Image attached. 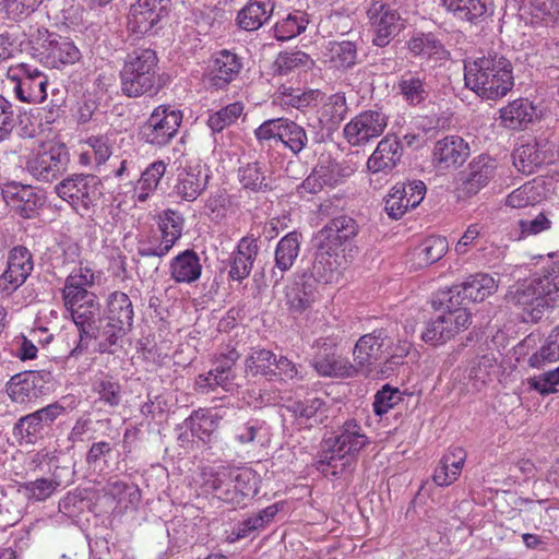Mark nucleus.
<instances>
[{"label":"nucleus","mask_w":559,"mask_h":559,"mask_svg":"<svg viewBox=\"0 0 559 559\" xmlns=\"http://www.w3.org/2000/svg\"><path fill=\"white\" fill-rule=\"evenodd\" d=\"M465 86L479 97L497 100L514 86L511 61L495 49L481 50L464 61Z\"/></svg>","instance_id":"1"},{"label":"nucleus","mask_w":559,"mask_h":559,"mask_svg":"<svg viewBox=\"0 0 559 559\" xmlns=\"http://www.w3.org/2000/svg\"><path fill=\"white\" fill-rule=\"evenodd\" d=\"M357 234L356 221L346 215L334 217L317 233V251L309 277L312 283L328 284L337 278L343 262V246Z\"/></svg>","instance_id":"2"},{"label":"nucleus","mask_w":559,"mask_h":559,"mask_svg":"<svg viewBox=\"0 0 559 559\" xmlns=\"http://www.w3.org/2000/svg\"><path fill=\"white\" fill-rule=\"evenodd\" d=\"M559 298V261L544 267L530 280L510 288L509 305L519 310L523 322H538Z\"/></svg>","instance_id":"3"},{"label":"nucleus","mask_w":559,"mask_h":559,"mask_svg":"<svg viewBox=\"0 0 559 559\" xmlns=\"http://www.w3.org/2000/svg\"><path fill=\"white\" fill-rule=\"evenodd\" d=\"M368 443L361 426L355 420H346L338 433L325 440L326 451L317 462L322 473L338 477L353 471L355 455Z\"/></svg>","instance_id":"4"},{"label":"nucleus","mask_w":559,"mask_h":559,"mask_svg":"<svg viewBox=\"0 0 559 559\" xmlns=\"http://www.w3.org/2000/svg\"><path fill=\"white\" fill-rule=\"evenodd\" d=\"M159 67L155 50L136 48L128 53L120 72L121 91L128 97L155 95L159 91Z\"/></svg>","instance_id":"5"},{"label":"nucleus","mask_w":559,"mask_h":559,"mask_svg":"<svg viewBox=\"0 0 559 559\" xmlns=\"http://www.w3.org/2000/svg\"><path fill=\"white\" fill-rule=\"evenodd\" d=\"M24 35L31 53L46 67L61 69L81 59V51L72 39L44 26L31 25Z\"/></svg>","instance_id":"6"},{"label":"nucleus","mask_w":559,"mask_h":559,"mask_svg":"<svg viewBox=\"0 0 559 559\" xmlns=\"http://www.w3.org/2000/svg\"><path fill=\"white\" fill-rule=\"evenodd\" d=\"M78 329V338L69 350L68 358H78L85 354L93 340L102 338V312L95 294H85L73 299L63 298Z\"/></svg>","instance_id":"7"},{"label":"nucleus","mask_w":559,"mask_h":559,"mask_svg":"<svg viewBox=\"0 0 559 559\" xmlns=\"http://www.w3.org/2000/svg\"><path fill=\"white\" fill-rule=\"evenodd\" d=\"M205 485L216 498L235 507L245 504L246 499L258 492L257 474L246 467L219 466L209 475Z\"/></svg>","instance_id":"8"},{"label":"nucleus","mask_w":559,"mask_h":559,"mask_svg":"<svg viewBox=\"0 0 559 559\" xmlns=\"http://www.w3.org/2000/svg\"><path fill=\"white\" fill-rule=\"evenodd\" d=\"M393 337L386 328L373 330L371 333L362 335L354 348V361L357 365L358 372L368 374L372 367L381 360H392L403 358L408 352V345L392 350Z\"/></svg>","instance_id":"9"},{"label":"nucleus","mask_w":559,"mask_h":559,"mask_svg":"<svg viewBox=\"0 0 559 559\" xmlns=\"http://www.w3.org/2000/svg\"><path fill=\"white\" fill-rule=\"evenodd\" d=\"M55 192L81 217H90L103 195L102 181L92 174H74L58 182Z\"/></svg>","instance_id":"10"},{"label":"nucleus","mask_w":559,"mask_h":559,"mask_svg":"<svg viewBox=\"0 0 559 559\" xmlns=\"http://www.w3.org/2000/svg\"><path fill=\"white\" fill-rule=\"evenodd\" d=\"M133 305L130 297L122 292H114L108 296L106 324L102 326L100 353H111V346L130 331L133 324Z\"/></svg>","instance_id":"11"},{"label":"nucleus","mask_w":559,"mask_h":559,"mask_svg":"<svg viewBox=\"0 0 559 559\" xmlns=\"http://www.w3.org/2000/svg\"><path fill=\"white\" fill-rule=\"evenodd\" d=\"M181 110L171 105H159L139 129L140 141L153 147H164L177 135L182 123Z\"/></svg>","instance_id":"12"},{"label":"nucleus","mask_w":559,"mask_h":559,"mask_svg":"<svg viewBox=\"0 0 559 559\" xmlns=\"http://www.w3.org/2000/svg\"><path fill=\"white\" fill-rule=\"evenodd\" d=\"M253 133L261 145L280 142L295 156L306 148L309 142L306 129L284 117L265 120Z\"/></svg>","instance_id":"13"},{"label":"nucleus","mask_w":559,"mask_h":559,"mask_svg":"<svg viewBox=\"0 0 559 559\" xmlns=\"http://www.w3.org/2000/svg\"><path fill=\"white\" fill-rule=\"evenodd\" d=\"M66 412L67 408L62 404L55 402L22 416L13 426V437L21 445L36 444L50 436L52 425Z\"/></svg>","instance_id":"14"},{"label":"nucleus","mask_w":559,"mask_h":559,"mask_svg":"<svg viewBox=\"0 0 559 559\" xmlns=\"http://www.w3.org/2000/svg\"><path fill=\"white\" fill-rule=\"evenodd\" d=\"M69 162L64 144L45 143L28 158L26 169L35 179L52 182L67 170Z\"/></svg>","instance_id":"15"},{"label":"nucleus","mask_w":559,"mask_h":559,"mask_svg":"<svg viewBox=\"0 0 559 559\" xmlns=\"http://www.w3.org/2000/svg\"><path fill=\"white\" fill-rule=\"evenodd\" d=\"M8 80L13 84L14 96L22 103L40 104L48 96V78L36 67L19 63L9 69Z\"/></svg>","instance_id":"16"},{"label":"nucleus","mask_w":559,"mask_h":559,"mask_svg":"<svg viewBox=\"0 0 559 559\" xmlns=\"http://www.w3.org/2000/svg\"><path fill=\"white\" fill-rule=\"evenodd\" d=\"M52 381L53 376L49 370H28L11 377L5 391L12 402L26 404L46 394Z\"/></svg>","instance_id":"17"},{"label":"nucleus","mask_w":559,"mask_h":559,"mask_svg":"<svg viewBox=\"0 0 559 559\" xmlns=\"http://www.w3.org/2000/svg\"><path fill=\"white\" fill-rule=\"evenodd\" d=\"M367 17L373 33L372 44L377 47L388 46L403 27L397 10L384 0H371Z\"/></svg>","instance_id":"18"},{"label":"nucleus","mask_w":559,"mask_h":559,"mask_svg":"<svg viewBox=\"0 0 559 559\" xmlns=\"http://www.w3.org/2000/svg\"><path fill=\"white\" fill-rule=\"evenodd\" d=\"M388 126V117L380 110L369 109L355 116L344 127V136L353 146H361L379 138Z\"/></svg>","instance_id":"19"},{"label":"nucleus","mask_w":559,"mask_h":559,"mask_svg":"<svg viewBox=\"0 0 559 559\" xmlns=\"http://www.w3.org/2000/svg\"><path fill=\"white\" fill-rule=\"evenodd\" d=\"M169 4L170 0H138L130 7L128 29L140 36L154 33L167 15Z\"/></svg>","instance_id":"20"},{"label":"nucleus","mask_w":559,"mask_h":559,"mask_svg":"<svg viewBox=\"0 0 559 559\" xmlns=\"http://www.w3.org/2000/svg\"><path fill=\"white\" fill-rule=\"evenodd\" d=\"M319 352L312 359L314 370L321 377H342L349 378L358 373L356 366L352 365L346 358L336 355V343L329 338H319L316 341Z\"/></svg>","instance_id":"21"},{"label":"nucleus","mask_w":559,"mask_h":559,"mask_svg":"<svg viewBox=\"0 0 559 559\" xmlns=\"http://www.w3.org/2000/svg\"><path fill=\"white\" fill-rule=\"evenodd\" d=\"M242 68V58L236 52L228 49L216 51L207 64L209 83L216 90H224L239 76Z\"/></svg>","instance_id":"22"},{"label":"nucleus","mask_w":559,"mask_h":559,"mask_svg":"<svg viewBox=\"0 0 559 559\" xmlns=\"http://www.w3.org/2000/svg\"><path fill=\"white\" fill-rule=\"evenodd\" d=\"M33 260L25 247H14L8 257L5 271L0 275V292L7 296L24 284L33 271Z\"/></svg>","instance_id":"23"},{"label":"nucleus","mask_w":559,"mask_h":559,"mask_svg":"<svg viewBox=\"0 0 559 559\" xmlns=\"http://www.w3.org/2000/svg\"><path fill=\"white\" fill-rule=\"evenodd\" d=\"M496 162L487 155L472 159L465 171L460 173L459 191L463 197H473L486 187L496 174Z\"/></svg>","instance_id":"24"},{"label":"nucleus","mask_w":559,"mask_h":559,"mask_svg":"<svg viewBox=\"0 0 559 559\" xmlns=\"http://www.w3.org/2000/svg\"><path fill=\"white\" fill-rule=\"evenodd\" d=\"M5 204L16 214L31 218L44 204L43 195L32 186L10 182L2 189Z\"/></svg>","instance_id":"25"},{"label":"nucleus","mask_w":559,"mask_h":559,"mask_svg":"<svg viewBox=\"0 0 559 559\" xmlns=\"http://www.w3.org/2000/svg\"><path fill=\"white\" fill-rule=\"evenodd\" d=\"M210 178V170L204 166H187L178 171L173 193L182 201L193 202L206 190Z\"/></svg>","instance_id":"26"},{"label":"nucleus","mask_w":559,"mask_h":559,"mask_svg":"<svg viewBox=\"0 0 559 559\" xmlns=\"http://www.w3.org/2000/svg\"><path fill=\"white\" fill-rule=\"evenodd\" d=\"M286 409L294 417L295 424L306 429L322 425L330 414L326 401L317 396L292 401Z\"/></svg>","instance_id":"27"},{"label":"nucleus","mask_w":559,"mask_h":559,"mask_svg":"<svg viewBox=\"0 0 559 559\" xmlns=\"http://www.w3.org/2000/svg\"><path fill=\"white\" fill-rule=\"evenodd\" d=\"M471 154L468 143L459 135H449L436 142L432 160L443 170L457 168Z\"/></svg>","instance_id":"28"},{"label":"nucleus","mask_w":559,"mask_h":559,"mask_svg":"<svg viewBox=\"0 0 559 559\" xmlns=\"http://www.w3.org/2000/svg\"><path fill=\"white\" fill-rule=\"evenodd\" d=\"M301 246V234L290 231L285 235L276 245L274 251V266L271 270L270 278L275 285H278L296 262Z\"/></svg>","instance_id":"29"},{"label":"nucleus","mask_w":559,"mask_h":559,"mask_svg":"<svg viewBox=\"0 0 559 559\" xmlns=\"http://www.w3.org/2000/svg\"><path fill=\"white\" fill-rule=\"evenodd\" d=\"M403 150L394 134H386L367 160V168L373 174H390L400 163Z\"/></svg>","instance_id":"30"},{"label":"nucleus","mask_w":559,"mask_h":559,"mask_svg":"<svg viewBox=\"0 0 559 559\" xmlns=\"http://www.w3.org/2000/svg\"><path fill=\"white\" fill-rule=\"evenodd\" d=\"M448 13L456 20L478 24L493 13L492 0H441Z\"/></svg>","instance_id":"31"},{"label":"nucleus","mask_w":559,"mask_h":559,"mask_svg":"<svg viewBox=\"0 0 559 559\" xmlns=\"http://www.w3.org/2000/svg\"><path fill=\"white\" fill-rule=\"evenodd\" d=\"M274 8L273 0H249L238 11L236 24L247 32L258 31L271 19Z\"/></svg>","instance_id":"32"},{"label":"nucleus","mask_w":559,"mask_h":559,"mask_svg":"<svg viewBox=\"0 0 559 559\" xmlns=\"http://www.w3.org/2000/svg\"><path fill=\"white\" fill-rule=\"evenodd\" d=\"M324 56L330 68L348 71L359 61L358 43L354 40H330L325 46Z\"/></svg>","instance_id":"33"},{"label":"nucleus","mask_w":559,"mask_h":559,"mask_svg":"<svg viewBox=\"0 0 559 559\" xmlns=\"http://www.w3.org/2000/svg\"><path fill=\"white\" fill-rule=\"evenodd\" d=\"M202 273V265L198 253L191 249L177 254L170 260V278L178 284H192Z\"/></svg>","instance_id":"34"},{"label":"nucleus","mask_w":559,"mask_h":559,"mask_svg":"<svg viewBox=\"0 0 559 559\" xmlns=\"http://www.w3.org/2000/svg\"><path fill=\"white\" fill-rule=\"evenodd\" d=\"M397 88L403 99L412 106L425 102L430 93L427 74L421 70L402 73L397 81Z\"/></svg>","instance_id":"35"},{"label":"nucleus","mask_w":559,"mask_h":559,"mask_svg":"<svg viewBox=\"0 0 559 559\" xmlns=\"http://www.w3.org/2000/svg\"><path fill=\"white\" fill-rule=\"evenodd\" d=\"M466 460V452L461 447H452L441 457L432 479L437 486H450L460 476Z\"/></svg>","instance_id":"36"},{"label":"nucleus","mask_w":559,"mask_h":559,"mask_svg":"<svg viewBox=\"0 0 559 559\" xmlns=\"http://www.w3.org/2000/svg\"><path fill=\"white\" fill-rule=\"evenodd\" d=\"M497 288L498 283L491 275L486 273H476L468 276L463 283L453 285L452 292L454 297L463 294V298L479 302L492 295Z\"/></svg>","instance_id":"37"},{"label":"nucleus","mask_w":559,"mask_h":559,"mask_svg":"<svg viewBox=\"0 0 559 559\" xmlns=\"http://www.w3.org/2000/svg\"><path fill=\"white\" fill-rule=\"evenodd\" d=\"M258 242L254 238L243 237L238 242L236 251L231 255L229 277L234 281H242L248 277L258 254Z\"/></svg>","instance_id":"38"},{"label":"nucleus","mask_w":559,"mask_h":559,"mask_svg":"<svg viewBox=\"0 0 559 559\" xmlns=\"http://www.w3.org/2000/svg\"><path fill=\"white\" fill-rule=\"evenodd\" d=\"M536 116L532 102L519 98L500 109V120L504 128L511 130L525 129Z\"/></svg>","instance_id":"39"},{"label":"nucleus","mask_w":559,"mask_h":559,"mask_svg":"<svg viewBox=\"0 0 559 559\" xmlns=\"http://www.w3.org/2000/svg\"><path fill=\"white\" fill-rule=\"evenodd\" d=\"M241 187L252 192L271 189V178L265 162L254 160L242 164L237 171Z\"/></svg>","instance_id":"40"},{"label":"nucleus","mask_w":559,"mask_h":559,"mask_svg":"<svg viewBox=\"0 0 559 559\" xmlns=\"http://www.w3.org/2000/svg\"><path fill=\"white\" fill-rule=\"evenodd\" d=\"M280 511L278 504H271L257 514L250 515L241 522H238L231 530L229 539L231 542L252 536L254 533L265 528Z\"/></svg>","instance_id":"41"},{"label":"nucleus","mask_w":559,"mask_h":559,"mask_svg":"<svg viewBox=\"0 0 559 559\" xmlns=\"http://www.w3.org/2000/svg\"><path fill=\"white\" fill-rule=\"evenodd\" d=\"M166 168L167 165L164 160H155L142 171L134 187V202L143 203L154 193L166 173Z\"/></svg>","instance_id":"42"},{"label":"nucleus","mask_w":559,"mask_h":559,"mask_svg":"<svg viewBox=\"0 0 559 559\" xmlns=\"http://www.w3.org/2000/svg\"><path fill=\"white\" fill-rule=\"evenodd\" d=\"M409 51L421 58L447 59L448 50L433 33L419 32L412 36L407 43Z\"/></svg>","instance_id":"43"},{"label":"nucleus","mask_w":559,"mask_h":559,"mask_svg":"<svg viewBox=\"0 0 559 559\" xmlns=\"http://www.w3.org/2000/svg\"><path fill=\"white\" fill-rule=\"evenodd\" d=\"M221 419L222 416L216 411L199 408L191 413L186 419V424L191 430L192 436L205 441L217 429Z\"/></svg>","instance_id":"44"},{"label":"nucleus","mask_w":559,"mask_h":559,"mask_svg":"<svg viewBox=\"0 0 559 559\" xmlns=\"http://www.w3.org/2000/svg\"><path fill=\"white\" fill-rule=\"evenodd\" d=\"M448 248L444 237L429 236L415 247L413 258L419 267H424L439 261Z\"/></svg>","instance_id":"45"},{"label":"nucleus","mask_w":559,"mask_h":559,"mask_svg":"<svg viewBox=\"0 0 559 559\" xmlns=\"http://www.w3.org/2000/svg\"><path fill=\"white\" fill-rule=\"evenodd\" d=\"M545 198L542 180L534 179L513 190L506 199V205L512 209H524L539 203Z\"/></svg>","instance_id":"46"},{"label":"nucleus","mask_w":559,"mask_h":559,"mask_svg":"<svg viewBox=\"0 0 559 559\" xmlns=\"http://www.w3.org/2000/svg\"><path fill=\"white\" fill-rule=\"evenodd\" d=\"M514 166L523 174H532L546 159V152L536 140L521 145L513 154Z\"/></svg>","instance_id":"47"},{"label":"nucleus","mask_w":559,"mask_h":559,"mask_svg":"<svg viewBox=\"0 0 559 559\" xmlns=\"http://www.w3.org/2000/svg\"><path fill=\"white\" fill-rule=\"evenodd\" d=\"M309 24V16L305 11L295 10L277 21L273 27L277 40H289L304 33Z\"/></svg>","instance_id":"48"},{"label":"nucleus","mask_w":559,"mask_h":559,"mask_svg":"<svg viewBox=\"0 0 559 559\" xmlns=\"http://www.w3.org/2000/svg\"><path fill=\"white\" fill-rule=\"evenodd\" d=\"M559 360V324L555 326L543 345L533 353L527 364L532 368H544L547 364L556 362Z\"/></svg>","instance_id":"49"},{"label":"nucleus","mask_w":559,"mask_h":559,"mask_svg":"<svg viewBox=\"0 0 559 559\" xmlns=\"http://www.w3.org/2000/svg\"><path fill=\"white\" fill-rule=\"evenodd\" d=\"M237 374L212 368L209 372L197 377L195 386L203 393L214 392L217 388H222L225 392H233L238 386L235 382Z\"/></svg>","instance_id":"50"},{"label":"nucleus","mask_w":559,"mask_h":559,"mask_svg":"<svg viewBox=\"0 0 559 559\" xmlns=\"http://www.w3.org/2000/svg\"><path fill=\"white\" fill-rule=\"evenodd\" d=\"M532 16V23L546 25L559 22V0H522Z\"/></svg>","instance_id":"51"},{"label":"nucleus","mask_w":559,"mask_h":559,"mask_svg":"<svg viewBox=\"0 0 559 559\" xmlns=\"http://www.w3.org/2000/svg\"><path fill=\"white\" fill-rule=\"evenodd\" d=\"M94 282L95 274L91 269L80 267L74 270L66 280L62 296L71 300L74 297L93 294L87 290V287L93 286Z\"/></svg>","instance_id":"52"},{"label":"nucleus","mask_w":559,"mask_h":559,"mask_svg":"<svg viewBox=\"0 0 559 559\" xmlns=\"http://www.w3.org/2000/svg\"><path fill=\"white\" fill-rule=\"evenodd\" d=\"M289 309L294 312H302L316 300V289L310 278L301 283H295L286 293Z\"/></svg>","instance_id":"53"},{"label":"nucleus","mask_w":559,"mask_h":559,"mask_svg":"<svg viewBox=\"0 0 559 559\" xmlns=\"http://www.w3.org/2000/svg\"><path fill=\"white\" fill-rule=\"evenodd\" d=\"M276 355L264 348H253L246 358V371L252 376L262 374L265 377L276 376L274 365Z\"/></svg>","instance_id":"54"},{"label":"nucleus","mask_w":559,"mask_h":559,"mask_svg":"<svg viewBox=\"0 0 559 559\" xmlns=\"http://www.w3.org/2000/svg\"><path fill=\"white\" fill-rule=\"evenodd\" d=\"M321 92L319 90L302 91L300 88L283 87L278 99L282 106L304 110L318 103Z\"/></svg>","instance_id":"55"},{"label":"nucleus","mask_w":559,"mask_h":559,"mask_svg":"<svg viewBox=\"0 0 559 559\" xmlns=\"http://www.w3.org/2000/svg\"><path fill=\"white\" fill-rule=\"evenodd\" d=\"M93 391L98 399L109 407H117L122 401V389L119 381L111 376L102 374L93 381Z\"/></svg>","instance_id":"56"},{"label":"nucleus","mask_w":559,"mask_h":559,"mask_svg":"<svg viewBox=\"0 0 559 559\" xmlns=\"http://www.w3.org/2000/svg\"><path fill=\"white\" fill-rule=\"evenodd\" d=\"M168 242L169 240L163 239L158 230H151L139 236L136 251L141 257L162 258L171 249Z\"/></svg>","instance_id":"57"},{"label":"nucleus","mask_w":559,"mask_h":559,"mask_svg":"<svg viewBox=\"0 0 559 559\" xmlns=\"http://www.w3.org/2000/svg\"><path fill=\"white\" fill-rule=\"evenodd\" d=\"M245 106L240 102H235L212 112L207 118V126L213 133H219L224 129L236 123L242 115Z\"/></svg>","instance_id":"58"},{"label":"nucleus","mask_w":559,"mask_h":559,"mask_svg":"<svg viewBox=\"0 0 559 559\" xmlns=\"http://www.w3.org/2000/svg\"><path fill=\"white\" fill-rule=\"evenodd\" d=\"M105 492L124 509L136 506L141 499L140 490L135 485L121 480L109 481L105 487Z\"/></svg>","instance_id":"59"},{"label":"nucleus","mask_w":559,"mask_h":559,"mask_svg":"<svg viewBox=\"0 0 559 559\" xmlns=\"http://www.w3.org/2000/svg\"><path fill=\"white\" fill-rule=\"evenodd\" d=\"M311 57L301 51H285L278 55L275 60V70L281 75H287L295 70L310 69L313 66Z\"/></svg>","instance_id":"60"},{"label":"nucleus","mask_w":559,"mask_h":559,"mask_svg":"<svg viewBox=\"0 0 559 559\" xmlns=\"http://www.w3.org/2000/svg\"><path fill=\"white\" fill-rule=\"evenodd\" d=\"M183 223V217L177 211L168 209L159 214L157 230L163 239L169 240L168 243L171 248L181 237Z\"/></svg>","instance_id":"61"},{"label":"nucleus","mask_w":559,"mask_h":559,"mask_svg":"<svg viewBox=\"0 0 559 559\" xmlns=\"http://www.w3.org/2000/svg\"><path fill=\"white\" fill-rule=\"evenodd\" d=\"M58 489V483L48 478H37L19 485V492L31 501H45Z\"/></svg>","instance_id":"62"},{"label":"nucleus","mask_w":559,"mask_h":559,"mask_svg":"<svg viewBox=\"0 0 559 559\" xmlns=\"http://www.w3.org/2000/svg\"><path fill=\"white\" fill-rule=\"evenodd\" d=\"M348 112L346 97L344 93L330 95L322 106L321 121L337 126L345 119Z\"/></svg>","instance_id":"63"},{"label":"nucleus","mask_w":559,"mask_h":559,"mask_svg":"<svg viewBox=\"0 0 559 559\" xmlns=\"http://www.w3.org/2000/svg\"><path fill=\"white\" fill-rule=\"evenodd\" d=\"M405 188L400 185L394 186L384 202V211L392 219H400L408 209H412L405 195Z\"/></svg>","instance_id":"64"}]
</instances>
